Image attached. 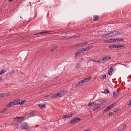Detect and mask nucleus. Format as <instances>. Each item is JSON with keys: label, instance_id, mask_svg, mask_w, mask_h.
Here are the masks:
<instances>
[{"label": "nucleus", "instance_id": "nucleus-1", "mask_svg": "<svg viewBox=\"0 0 131 131\" xmlns=\"http://www.w3.org/2000/svg\"><path fill=\"white\" fill-rule=\"evenodd\" d=\"M67 92V90H63L62 91L59 92V93H57L54 94L53 95L50 97V98L51 99H54L57 98L58 96L60 97L62 95L64 94Z\"/></svg>", "mask_w": 131, "mask_h": 131}, {"label": "nucleus", "instance_id": "nucleus-2", "mask_svg": "<svg viewBox=\"0 0 131 131\" xmlns=\"http://www.w3.org/2000/svg\"><path fill=\"white\" fill-rule=\"evenodd\" d=\"M80 121V118L78 117H74L70 122V124H72L77 123L79 122Z\"/></svg>", "mask_w": 131, "mask_h": 131}, {"label": "nucleus", "instance_id": "nucleus-3", "mask_svg": "<svg viewBox=\"0 0 131 131\" xmlns=\"http://www.w3.org/2000/svg\"><path fill=\"white\" fill-rule=\"evenodd\" d=\"M20 127L22 129H27L28 128V126L26 122H23L20 123Z\"/></svg>", "mask_w": 131, "mask_h": 131}, {"label": "nucleus", "instance_id": "nucleus-4", "mask_svg": "<svg viewBox=\"0 0 131 131\" xmlns=\"http://www.w3.org/2000/svg\"><path fill=\"white\" fill-rule=\"evenodd\" d=\"M95 103L96 105V108H95L93 110L95 111H96L99 109V107L101 105V103H100V101L99 100L96 101Z\"/></svg>", "mask_w": 131, "mask_h": 131}, {"label": "nucleus", "instance_id": "nucleus-5", "mask_svg": "<svg viewBox=\"0 0 131 131\" xmlns=\"http://www.w3.org/2000/svg\"><path fill=\"white\" fill-rule=\"evenodd\" d=\"M14 120L16 121H17L19 123H21V122L24 121V118L23 117H17L16 118H13Z\"/></svg>", "mask_w": 131, "mask_h": 131}, {"label": "nucleus", "instance_id": "nucleus-6", "mask_svg": "<svg viewBox=\"0 0 131 131\" xmlns=\"http://www.w3.org/2000/svg\"><path fill=\"white\" fill-rule=\"evenodd\" d=\"M115 103H114L113 104H111L109 106L106 107L103 110V112H107L111 108L113 107V106L114 105Z\"/></svg>", "mask_w": 131, "mask_h": 131}, {"label": "nucleus", "instance_id": "nucleus-7", "mask_svg": "<svg viewBox=\"0 0 131 131\" xmlns=\"http://www.w3.org/2000/svg\"><path fill=\"white\" fill-rule=\"evenodd\" d=\"M87 43V42H83L79 43L77 45V46L79 47H82L83 46L86 45Z\"/></svg>", "mask_w": 131, "mask_h": 131}, {"label": "nucleus", "instance_id": "nucleus-8", "mask_svg": "<svg viewBox=\"0 0 131 131\" xmlns=\"http://www.w3.org/2000/svg\"><path fill=\"white\" fill-rule=\"evenodd\" d=\"M93 47V46H88V47H86L85 48H82L81 49L82 51V52H84L86 51H87L89 50V49L92 48Z\"/></svg>", "mask_w": 131, "mask_h": 131}, {"label": "nucleus", "instance_id": "nucleus-9", "mask_svg": "<svg viewBox=\"0 0 131 131\" xmlns=\"http://www.w3.org/2000/svg\"><path fill=\"white\" fill-rule=\"evenodd\" d=\"M10 94L8 93H3L0 94V97H5L9 96Z\"/></svg>", "mask_w": 131, "mask_h": 131}, {"label": "nucleus", "instance_id": "nucleus-10", "mask_svg": "<svg viewBox=\"0 0 131 131\" xmlns=\"http://www.w3.org/2000/svg\"><path fill=\"white\" fill-rule=\"evenodd\" d=\"M113 70L112 67L109 68L108 70V73L110 75H112V72Z\"/></svg>", "mask_w": 131, "mask_h": 131}, {"label": "nucleus", "instance_id": "nucleus-11", "mask_svg": "<svg viewBox=\"0 0 131 131\" xmlns=\"http://www.w3.org/2000/svg\"><path fill=\"white\" fill-rule=\"evenodd\" d=\"M20 100L19 99H17L13 101V105H15L16 104L17 105H19V103Z\"/></svg>", "mask_w": 131, "mask_h": 131}, {"label": "nucleus", "instance_id": "nucleus-12", "mask_svg": "<svg viewBox=\"0 0 131 131\" xmlns=\"http://www.w3.org/2000/svg\"><path fill=\"white\" fill-rule=\"evenodd\" d=\"M84 83L83 81L82 80H81L79 81L76 84L75 86V87H77L80 86H81L82 84Z\"/></svg>", "mask_w": 131, "mask_h": 131}, {"label": "nucleus", "instance_id": "nucleus-13", "mask_svg": "<svg viewBox=\"0 0 131 131\" xmlns=\"http://www.w3.org/2000/svg\"><path fill=\"white\" fill-rule=\"evenodd\" d=\"M119 91L118 90H116L113 92V97H116L118 95Z\"/></svg>", "mask_w": 131, "mask_h": 131}, {"label": "nucleus", "instance_id": "nucleus-14", "mask_svg": "<svg viewBox=\"0 0 131 131\" xmlns=\"http://www.w3.org/2000/svg\"><path fill=\"white\" fill-rule=\"evenodd\" d=\"M91 77H89L88 78H85L83 79V83H85L86 82H88L89 81L90 79H91Z\"/></svg>", "mask_w": 131, "mask_h": 131}, {"label": "nucleus", "instance_id": "nucleus-15", "mask_svg": "<svg viewBox=\"0 0 131 131\" xmlns=\"http://www.w3.org/2000/svg\"><path fill=\"white\" fill-rule=\"evenodd\" d=\"M99 16L97 15L94 16L93 18V20L94 21H96L99 19Z\"/></svg>", "mask_w": 131, "mask_h": 131}, {"label": "nucleus", "instance_id": "nucleus-16", "mask_svg": "<svg viewBox=\"0 0 131 131\" xmlns=\"http://www.w3.org/2000/svg\"><path fill=\"white\" fill-rule=\"evenodd\" d=\"M82 52V51L81 49L78 50V51L75 53V57H77V55L79 54H80Z\"/></svg>", "mask_w": 131, "mask_h": 131}, {"label": "nucleus", "instance_id": "nucleus-17", "mask_svg": "<svg viewBox=\"0 0 131 131\" xmlns=\"http://www.w3.org/2000/svg\"><path fill=\"white\" fill-rule=\"evenodd\" d=\"M105 62V61L104 58H100L99 60L97 62V63H102L103 62Z\"/></svg>", "mask_w": 131, "mask_h": 131}, {"label": "nucleus", "instance_id": "nucleus-18", "mask_svg": "<svg viewBox=\"0 0 131 131\" xmlns=\"http://www.w3.org/2000/svg\"><path fill=\"white\" fill-rule=\"evenodd\" d=\"M111 33V36L112 37H113L117 35V32H116V31L112 32Z\"/></svg>", "mask_w": 131, "mask_h": 131}, {"label": "nucleus", "instance_id": "nucleus-19", "mask_svg": "<svg viewBox=\"0 0 131 131\" xmlns=\"http://www.w3.org/2000/svg\"><path fill=\"white\" fill-rule=\"evenodd\" d=\"M13 101L10 102L8 104H7L6 106L7 107H11L13 104Z\"/></svg>", "mask_w": 131, "mask_h": 131}, {"label": "nucleus", "instance_id": "nucleus-20", "mask_svg": "<svg viewBox=\"0 0 131 131\" xmlns=\"http://www.w3.org/2000/svg\"><path fill=\"white\" fill-rule=\"evenodd\" d=\"M116 41V38L115 39H114L112 38L111 39H110L108 40L107 41V42L108 43H112L113 42H115Z\"/></svg>", "mask_w": 131, "mask_h": 131}, {"label": "nucleus", "instance_id": "nucleus-21", "mask_svg": "<svg viewBox=\"0 0 131 131\" xmlns=\"http://www.w3.org/2000/svg\"><path fill=\"white\" fill-rule=\"evenodd\" d=\"M104 61L106 60V61H108L109 60L111 59V57L109 56L104 57H103Z\"/></svg>", "mask_w": 131, "mask_h": 131}, {"label": "nucleus", "instance_id": "nucleus-22", "mask_svg": "<svg viewBox=\"0 0 131 131\" xmlns=\"http://www.w3.org/2000/svg\"><path fill=\"white\" fill-rule=\"evenodd\" d=\"M111 33H108L107 34L105 35L103 37L104 38H107L108 37H111Z\"/></svg>", "mask_w": 131, "mask_h": 131}, {"label": "nucleus", "instance_id": "nucleus-23", "mask_svg": "<svg viewBox=\"0 0 131 131\" xmlns=\"http://www.w3.org/2000/svg\"><path fill=\"white\" fill-rule=\"evenodd\" d=\"M46 105L45 104L43 105V104H39L38 105L40 107V108L43 109L44 108L45 106Z\"/></svg>", "mask_w": 131, "mask_h": 131}, {"label": "nucleus", "instance_id": "nucleus-24", "mask_svg": "<svg viewBox=\"0 0 131 131\" xmlns=\"http://www.w3.org/2000/svg\"><path fill=\"white\" fill-rule=\"evenodd\" d=\"M50 31H44L43 32H41L39 33H37L35 35H40L42 34H43V33H46L47 32H49Z\"/></svg>", "mask_w": 131, "mask_h": 131}, {"label": "nucleus", "instance_id": "nucleus-25", "mask_svg": "<svg viewBox=\"0 0 131 131\" xmlns=\"http://www.w3.org/2000/svg\"><path fill=\"white\" fill-rule=\"evenodd\" d=\"M72 115H64V116H62V117L64 118H69L72 116Z\"/></svg>", "mask_w": 131, "mask_h": 131}, {"label": "nucleus", "instance_id": "nucleus-26", "mask_svg": "<svg viewBox=\"0 0 131 131\" xmlns=\"http://www.w3.org/2000/svg\"><path fill=\"white\" fill-rule=\"evenodd\" d=\"M116 41L118 42L122 41L124 40L123 39L121 38H116Z\"/></svg>", "mask_w": 131, "mask_h": 131}, {"label": "nucleus", "instance_id": "nucleus-27", "mask_svg": "<svg viewBox=\"0 0 131 131\" xmlns=\"http://www.w3.org/2000/svg\"><path fill=\"white\" fill-rule=\"evenodd\" d=\"M7 108H4L0 112V113H2L5 112L6 110H7Z\"/></svg>", "mask_w": 131, "mask_h": 131}, {"label": "nucleus", "instance_id": "nucleus-28", "mask_svg": "<svg viewBox=\"0 0 131 131\" xmlns=\"http://www.w3.org/2000/svg\"><path fill=\"white\" fill-rule=\"evenodd\" d=\"M58 47V46H56L54 47H53V48H52L51 50V51H52L55 50V49H56Z\"/></svg>", "mask_w": 131, "mask_h": 131}, {"label": "nucleus", "instance_id": "nucleus-29", "mask_svg": "<svg viewBox=\"0 0 131 131\" xmlns=\"http://www.w3.org/2000/svg\"><path fill=\"white\" fill-rule=\"evenodd\" d=\"M25 102V101L22 100L21 102H20L19 103V104L20 105H23L24 104V102Z\"/></svg>", "mask_w": 131, "mask_h": 131}, {"label": "nucleus", "instance_id": "nucleus-30", "mask_svg": "<svg viewBox=\"0 0 131 131\" xmlns=\"http://www.w3.org/2000/svg\"><path fill=\"white\" fill-rule=\"evenodd\" d=\"M109 93V91L107 89H105L104 91V93L106 94L108 93Z\"/></svg>", "mask_w": 131, "mask_h": 131}, {"label": "nucleus", "instance_id": "nucleus-31", "mask_svg": "<svg viewBox=\"0 0 131 131\" xmlns=\"http://www.w3.org/2000/svg\"><path fill=\"white\" fill-rule=\"evenodd\" d=\"M126 127V124H124L123 125V127L122 129L123 131H124Z\"/></svg>", "mask_w": 131, "mask_h": 131}, {"label": "nucleus", "instance_id": "nucleus-32", "mask_svg": "<svg viewBox=\"0 0 131 131\" xmlns=\"http://www.w3.org/2000/svg\"><path fill=\"white\" fill-rule=\"evenodd\" d=\"M106 78V75L105 74H104L102 75V79H105Z\"/></svg>", "mask_w": 131, "mask_h": 131}, {"label": "nucleus", "instance_id": "nucleus-33", "mask_svg": "<svg viewBox=\"0 0 131 131\" xmlns=\"http://www.w3.org/2000/svg\"><path fill=\"white\" fill-rule=\"evenodd\" d=\"M105 102V100H102V101H100V103H101V104H103Z\"/></svg>", "mask_w": 131, "mask_h": 131}, {"label": "nucleus", "instance_id": "nucleus-34", "mask_svg": "<svg viewBox=\"0 0 131 131\" xmlns=\"http://www.w3.org/2000/svg\"><path fill=\"white\" fill-rule=\"evenodd\" d=\"M109 48H110V49H112L113 48H114V45L110 46H109Z\"/></svg>", "mask_w": 131, "mask_h": 131}, {"label": "nucleus", "instance_id": "nucleus-35", "mask_svg": "<svg viewBox=\"0 0 131 131\" xmlns=\"http://www.w3.org/2000/svg\"><path fill=\"white\" fill-rule=\"evenodd\" d=\"M114 48H119V45H114Z\"/></svg>", "mask_w": 131, "mask_h": 131}, {"label": "nucleus", "instance_id": "nucleus-36", "mask_svg": "<svg viewBox=\"0 0 131 131\" xmlns=\"http://www.w3.org/2000/svg\"><path fill=\"white\" fill-rule=\"evenodd\" d=\"M50 95H47L44 96V97L46 98V97L48 98L50 97Z\"/></svg>", "mask_w": 131, "mask_h": 131}, {"label": "nucleus", "instance_id": "nucleus-37", "mask_svg": "<svg viewBox=\"0 0 131 131\" xmlns=\"http://www.w3.org/2000/svg\"><path fill=\"white\" fill-rule=\"evenodd\" d=\"M116 32H117V34H118L119 35H121L122 34V32H119L118 31H116Z\"/></svg>", "mask_w": 131, "mask_h": 131}, {"label": "nucleus", "instance_id": "nucleus-38", "mask_svg": "<svg viewBox=\"0 0 131 131\" xmlns=\"http://www.w3.org/2000/svg\"><path fill=\"white\" fill-rule=\"evenodd\" d=\"M92 106H93L95 108H96V104H95L94 103H92Z\"/></svg>", "mask_w": 131, "mask_h": 131}, {"label": "nucleus", "instance_id": "nucleus-39", "mask_svg": "<svg viewBox=\"0 0 131 131\" xmlns=\"http://www.w3.org/2000/svg\"><path fill=\"white\" fill-rule=\"evenodd\" d=\"M81 63L80 62H79L78 63V64H77V66L78 67H79L80 66V65L81 64Z\"/></svg>", "mask_w": 131, "mask_h": 131}, {"label": "nucleus", "instance_id": "nucleus-40", "mask_svg": "<svg viewBox=\"0 0 131 131\" xmlns=\"http://www.w3.org/2000/svg\"><path fill=\"white\" fill-rule=\"evenodd\" d=\"M1 71V72L3 74L5 72V70H3Z\"/></svg>", "mask_w": 131, "mask_h": 131}, {"label": "nucleus", "instance_id": "nucleus-41", "mask_svg": "<svg viewBox=\"0 0 131 131\" xmlns=\"http://www.w3.org/2000/svg\"><path fill=\"white\" fill-rule=\"evenodd\" d=\"M124 47V45H119V48L122 47Z\"/></svg>", "mask_w": 131, "mask_h": 131}, {"label": "nucleus", "instance_id": "nucleus-42", "mask_svg": "<svg viewBox=\"0 0 131 131\" xmlns=\"http://www.w3.org/2000/svg\"><path fill=\"white\" fill-rule=\"evenodd\" d=\"M92 103H91V102H90L89 104H88V105L89 106H90V105H92Z\"/></svg>", "mask_w": 131, "mask_h": 131}, {"label": "nucleus", "instance_id": "nucleus-43", "mask_svg": "<svg viewBox=\"0 0 131 131\" xmlns=\"http://www.w3.org/2000/svg\"><path fill=\"white\" fill-rule=\"evenodd\" d=\"M128 105H131V100L129 101V103L128 104Z\"/></svg>", "mask_w": 131, "mask_h": 131}, {"label": "nucleus", "instance_id": "nucleus-44", "mask_svg": "<svg viewBox=\"0 0 131 131\" xmlns=\"http://www.w3.org/2000/svg\"><path fill=\"white\" fill-rule=\"evenodd\" d=\"M118 131H123L122 129H119L118 130Z\"/></svg>", "mask_w": 131, "mask_h": 131}, {"label": "nucleus", "instance_id": "nucleus-45", "mask_svg": "<svg viewBox=\"0 0 131 131\" xmlns=\"http://www.w3.org/2000/svg\"><path fill=\"white\" fill-rule=\"evenodd\" d=\"M9 2H11L12 1H14V0H8Z\"/></svg>", "mask_w": 131, "mask_h": 131}, {"label": "nucleus", "instance_id": "nucleus-46", "mask_svg": "<svg viewBox=\"0 0 131 131\" xmlns=\"http://www.w3.org/2000/svg\"><path fill=\"white\" fill-rule=\"evenodd\" d=\"M112 112H110V113H109V114H108V115H112Z\"/></svg>", "mask_w": 131, "mask_h": 131}, {"label": "nucleus", "instance_id": "nucleus-47", "mask_svg": "<svg viewBox=\"0 0 131 131\" xmlns=\"http://www.w3.org/2000/svg\"><path fill=\"white\" fill-rule=\"evenodd\" d=\"M35 115H30L29 117H31L32 116H34Z\"/></svg>", "mask_w": 131, "mask_h": 131}, {"label": "nucleus", "instance_id": "nucleus-48", "mask_svg": "<svg viewBox=\"0 0 131 131\" xmlns=\"http://www.w3.org/2000/svg\"><path fill=\"white\" fill-rule=\"evenodd\" d=\"M2 78H0V81L2 80Z\"/></svg>", "mask_w": 131, "mask_h": 131}, {"label": "nucleus", "instance_id": "nucleus-49", "mask_svg": "<svg viewBox=\"0 0 131 131\" xmlns=\"http://www.w3.org/2000/svg\"><path fill=\"white\" fill-rule=\"evenodd\" d=\"M27 131H32L31 130H27Z\"/></svg>", "mask_w": 131, "mask_h": 131}, {"label": "nucleus", "instance_id": "nucleus-50", "mask_svg": "<svg viewBox=\"0 0 131 131\" xmlns=\"http://www.w3.org/2000/svg\"><path fill=\"white\" fill-rule=\"evenodd\" d=\"M114 111V112H115L117 111V110H115Z\"/></svg>", "mask_w": 131, "mask_h": 131}, {"label": "nucleus", "instance_id": "nucleus-51", "mask_svg": "<svg viewBox=\"0 0 131 131\" xmlns=\"http://www.w3.org/2000/svg\"><path fill=\"white\" fill-rule=\"evenodd\" d=\"M0 73H1V74H3L1 72V71H0Z\"/></svg>", "mask_w": 131, "mask_h": 131}, {"label": "nucleus", "instance_id": "nucleus-52", "mask_svg": "<svg viewBox=\"0 0 131 131\" xmlns=\"http://www.w3.org/2000/svg\"><path fill=\"white\" fill-rule=\"evenodd\" d=\"M39 126V125H36V127H37V126Z\"/></svg>", "mask_w": 131, "mask_h": 131}, {"label": "nucleus", "instance_id": "nucleus-53", "mask_svg": "<svg viewBox=\"0 0 131 131\" xmlns=\"http://www.w3.org/2000/svg\"><path fill=\"white\" fill-rule=\"evenodd\" d=\"M84 131H88V130L87 129L84 130Z\"/></svg>", "mask_w": 131, "mask_h": 131}, {"label": "nucleus", "instance_id": "nucleus-54", "mask_svg": "<svg viewBox=\"0 0 131 131\" xmlns=\"http://www.w3.org/2000/svg\"><path fill=\"white\" fill-rule=\"evenodd\" d=\"M70 115H73V114H72L71 113H70Z\"/></svg>", "mask_w": 131, "mask_h": 131}, {"label": "nucleus", "instance_id": "nucleus-55", "mask_svg": "<svg viewBox=\"0 0 131 131\" xmlns=\"http://www.w3.org/2000/svg\"><path fill=\"white\" fill-rule=\"evenodd\" d=\"M129 26L131 27V25H129Z\"/></svg>", "mask_w": 131, "mask_h": 131}, {"label": "nucleus", "instance_id": "nucleus-56", "mask_svg": "<svg viewBox=\"0 0 131 131\" xmlns=\"http://www.w3.org/2000/svg\"><path fill=\"white\" fill-rule=\"evenodd\" d=\"M130 81H131V80H130Z\"/></svg>", "mask_w": 131, "mask_h": 131}]
</instances>
